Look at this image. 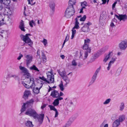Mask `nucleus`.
<instances>
[{"label":"nucleus","mask_w":127,"mask_h":127,"mask_svg":"<svg viewBox=\"0 0 127 127\" xmlns=\"http://www.w3.org/2000/svg\"><path fill=\"white\" fill-rule=\"evenodd\" d=\"M20 69L21 71V73H24L23 75L26 78H29L30 82L29 84H31V85H29L26 84L24 81L22 82V84L27 89L32 88L35 86L34 79L32 77H31L30 74L29 73V70L25 67L21 65L19 66Z\"/></svg>","instance_id":"nucleus-1"},{"label":"nucleus","mask_w":127,"mask_h":127,"mask_svg":"<svg viewBox=\"0 0 127 127\" xmlns=\"http://www.w3.org/2000/svg\"><path fill=\"white\" fill-rule=\"evenodd\" d=\"M26 115L33 117L34 119H37L40 125L42 123L44 119V115L43 114L39 115L38 114L36 111L32 108H29L26 111L25 113Z\"/></svg>","instance_id":"nucleus-2"},{"label":"nucleus","mask_w":127,"mask_h":127,"mask_svg":"<svg viewBox=\"0 0 127 127\" xmlns=\"http://www.w3.org/2000/svg\"><path fill=\"white\" fill-rule=\"evenodd\" d=\"M31 35L30 34H26L25 35L23 34L20 35L21 39L23 40L25 43L28 44V45L30 47H32L33 44V42L29 37V36Z\"/></svg>","instance_id":"nucleus-3"},{"label":"nucleus","mask_w":127,"mask_h":127,"mask_svg":"<svg viewBox=\"0 0 127 127\" xmlns=\"http://www.w3.org/2000/svg\"><path fill=\"white\" fill-rule=\"evenodd\" d=\"M34 102L33 99H31L27 101L26 103H24L20 110L21 113H22L25 111L26 107H29L30 106H31L32 105Z\"/></svg>","instance_id":"nucleus-4"},{"label":"nucleus","mask_w":127,"mask_h":127,"mask_svg":"<svg viewBox=\"0 0 127 127\" xmlns=\"http://www.w3.org/2000/svg\"><path fill=\"white\" fill-rule=\"evenodd\" d=\"M46 74L47 80L49 81L50 83H53L54 82V76L53 74L52 70H51L50 71H48Z\"/></svg>","instance_id":"nucleus-5"},{"label":"nucleus","mask_w":127,"mask_h":127,"mask_svg":"<svg viewBox=\"0 0 127 127\" xmlns=\"http://www.w3.org/2000/svg\"><path fill=\"white\" fill-rule=\"evenodd\" d=\"M119 46L121 50H125L127 48V41L125 40L122 41L119 44Z\"/></svg>","instance_id":"nucleus-6"},{"label":"nucleus","mask_w":127,"mask_h":127,"mask_svg":"<svg viewBox=\"0 0 127 127\" xmlns=\"http://www.w3.org/2000/svg\"><path fill=\"white\" fill-rule=\"evenodd\" d=\"M115 16L120 21H122L125 22L127 20V15L126 14L123 15L118 14V15L115 14Z\"/></svg>","instance_id":"nucleus-7"},{"label":"nucleus","mask_w":127,"mask_h":127,"mask_svg":"<svg viewBox=\"0 0 127 127\" xmlns=\"http://www.w3.org/2000/svg\"><path fill=\"white\" fill-rule=\"evenodd\" d=\"M75 22L74 24V26L72 28V34H75L76 33V31L75 29H78L79 28V23L78 21V19L76 18L75 19Z\"/></svg>","instance_id":"nucleus-8"},{"label":"nucleus","mask_w":127,"mask_h":127,"mask_svg":"<svg viewBox=\"0 0 127 127\" xmlns=\"http://www.w3.org/2000/svg\"><path fill=\"white\" fill-rule=\"evenodd\" d=\"M83 49H84L87 50L85 51V56H88V54L90 53L91 52V49L90 48H89L88 45L87 44H85L83 45Z\"/></svg>","instance_id":"nucleus-9"},{"label":"nucleus","mask_w":127,"mask_h":127,"mask_svg":"<svg viewBox=\"0 0 127 127\" xmlns=\"http://www.w3.org/2000/svg\"><path fill=\"white\" fill-rule=\"evenodd\" d=\"M108 49V47L107 46H105L103 47L100 50H98L96 54L97 56H98L99 55H102Z\"/></svg>","instance_id":"nucleus-10"},{"label":"nucleus","mask_w":127,"mask_h":127,"mask_svg":"<svg viewBox=\"0 0 127 127\" xmlns=\"http://www.w3.org/2000/svg\"><path fill=\"white\" fill-rule=\"evenodd\" d=\"M67 10H66L64 16L67 18H69L70 17L74 14L75 11H71L70 12L69 10L68 11Z\"/></svg>","instance_id":"nucleus-11"},{"label":"nucleus","mask_w":127,"mask_h":127,"mask_svg":"<svg viewBox=\"0 0 127 127\" xmlns=\"http://www.w3.org/2000/svg\"><path fill=\"white\" fill-rule=\"evenodd\" d=\"M19 27L22 31L24 32H25V30L24 29V21L22 20H21Z\"/></svg>","instance_id":"nucleus-12"},{"label":"nucleus","mask_w":127,"mask_h":127,"mask_svg":"<svg viewBox=\"0 0 127 127\" xmlns=\"http://www.w3.org/2000/svg\"><path fill=\"white\" fill-rule=\"evenodd\" d=\"M59 93L58 91L54 90L52 92L51 94V95L54 98H57L59 96Z\"/></svg>","instance_id":"nucleus-13"},{"label":"nucleus","mask_w":127,"mask_h":127,"mask_svg":"<svg viewBox=\"0 0 127 127\" xmlns=\"http://www.w3.org/2000/svg\"><path fill=\"white\" fill-rule=\"evenodd\" d=\"M98 57V56H89L88 58L90 59V60L88 62L87 64H88L89 63H91L94 62Z\"/></svg>","instance_id":"nucleus-14"},{"label":"nucleus","mask_w":127,"mask_h":127,"mask_svg":"<svg viewBox=\"0 0 127 127\" xmlns=\"http://www.w3.org/2000/svg\"><path fill=\"white\" fill-rule=\"evenodd\" d=\"M31 94V92L29 91L25 90L24 93L23 98L25 99H27L29 95Z\"/></svg>","instance_id":"nucleus-15"},{"label":"nucleus","mask_w":127,"mask_h":127,"mask_svg":"<svg viewBox=\"0 0 127 127\" xmlns=\"http://www.w3.org/2000/svg\"><path fill=\"white\" fill-rule=\"evenodd\" d=\"M82 31L85 32H87L90 31L89 27L86 25H84V26L81 28Z\"/></svg>","instance_id":"nucleus-16"},{"label":"nucleus","mask_w":127,"mask_h":127,"mask_svg":"<svg viewBox=\"0 0 127 127\" xmlns=\"http://www.w3.org/2000/svg\"><path fill=\"white\" fill-rule=\"evenodd\" d=\"M49 6L51 9L52 11L51 12V14H53L55 10V4L54 2H51L50 3L49 5Z\"/></svg>","instance_id":"nucleus-17"},{"label":"nucleus","mask_w":127,"mask_h":127,"mask_svg":"<svg viewBox=\"0 0 127 127\" xmlns=\"http://www.w3.org/2000/svg\"><path fill=\"white\" fill-rule=\"evenodd\" d=\"M11 2V0H0V3L5 5H8Z\"/></svg>","instance_id":"nucleus-18"},{"label":"nucleus","mask_w":127,"mask_h":127,"mask_svg":"<svg viewBox=\"0 0 127 127\" xmlns=\"http://www.w3.org/2000/svg\"><path fill=\"white\" fill-rule=\"evenodd\" d=\"M26 58H27V64L28 65L32 61V56H26Z\"/></svg>","instance_id":"nucleus-19"},{"label":"nucleus","mask_w":127,"mask_h":127,"mask_svg":"<svg viewBox=\"0 0 127 127\" xmlns=\"http://www.w3.org/2000/svg\"><path fill=\"white\" fill-rule=\"evenodd\" d=\"M10 77H13L16 80L19 81L20 80V78L19 76L16 74H13L10 76Z\"/></svg>","instance_id":"nucleus-20"},{"label":"nucleus","mask_w":127,"mask_h":127,"mask_svg":"<svg viewBox=\"0 0 127 127\" xmlns=\"http://www.w3.org/2000/svg\"><path fill=\"white\" fill-rule=\"evenodd\" d=\"M25 125L28 127H33V125L32 124V122L29 120L27 121L25 123Z\"/></svg>","instance_id":"nucleus-21"},{"label":"nucleus","mask_w":127,"mask_h":127,"mask_svg":"<svg viewBox=\"0 0 127 127\" xmlns=\"http://www.w3.org/2000/svg\"><path fill=\"white\" fill-rule=\"evenodd\" d=\"M70 5H69L67 8H66V10H67L68 11L69 10L71 12V11H75L73 7V6H72L71 4L69 3Z\"/></svg>","instance_id":"nucleus-22"},{"label":"nucleus","mask_w":127,"mask_h":127,"mask_svg":"<svg viewBox=\"0 0 127 127\" xmlns=\"http://www.w3.org/2000/svg\"><path fill=\"white\" fill-rule=\"evenodd\" d=\"M122 70V68L121 67H119L116 71V72L115 74V76H117L119 75L120 74Z\"/></svg>","instance_id":"nucleus-23"},{"label":"nucleus","mask_w":127,"mask_h":127,"mask_svg":"<svg viewBox=\"0 0 127 127\" xmlns=\"http://www.w3.org/2000/svg\"><path fill=\"white\" fill-rule=\"evenodd\" d=\"M96 76L94 75L93 76L91 80L89 83V85H92L94 83L96 80Z\"/></svg>","instance_id":"nucleus-24"},{"label":"nucleus","mask_w":127,"mask_h":127,"mask_svg":"<svg viewBox=\"0 0 127 127\" xmlns=\"http://www.w3.org/2000/svg\"><path fill=\"white\" fill-rule=\"evenodd\" d=\"M120 124V122L118 120H116L113 123V127H117Z\"/></svg>","instance_id":"nucleus-25"},{"label":"nucleus","mask_w":127,"mask_h":127,"mask_svg":"<svg viewBox=\"0 0 127 127\" xmlns=\"http://www.w3.org/2000/svg\"><path fill=\"white\" fill-rule=\"evenodd\" d=\"M10 69L12 73H14L15 72L16 69V67L14 65H12L10 66Z\"/></svg>","instance_id":"nucleus-26"},{"label":"nucleus","mask_w":127,"mask_h":127,"mask_svg":"<svg viewBox=\"0 0 127 127\" xmlns=\"http://www.w3.org/2000/svg\"><path fill=\"white\" fill-rule=\"evenodd\" d=\"M58 72L62 78L66 75V72L64 70L62 72L59 71H58Z\"/></svg>","instance_id":"nucleus-27"},{"label":"nucleus","mask_w":127,"mask_h":127,"mask_svg":"<svg viewBox=\"0 0 127 127\" xmlns=\"http://www.w3.org/2000/svg\"><path fill=\"white\" fill-rule=\"evenodd\" d=\"M33 89V91L34 93L36 94H38L39 92V90L40 89H39V88H38V87H36L35 88H34V87Z\"/></svg>","instance_id":"nucleus-28"},{"label":"nucleus","mask_w":127,"mask_h":127,"mask_svg":"<svg viewBox=\"0 0 127 127\" xmlns=\"http://www.w3.org/2000/svg\"><path fill=\"white\" fill-rule=\"evenodd\" d=\"M64 80L66 83H68L69 82V79L68 78L67 75H66L65 76L62 78Z\"/></svg>","instance_id":"nucleus-29"},{"label":"nucleus","mask_w":127,"mask_h":127,"mask_svg":"<svg viewBox=\"0 0 127 127\" xmlns=\"http://www.w3.org/2000/svg\"><path fill=\"white\" fill-rule=\"evenodd\" d=\"M76 2V0H69L68 2V5H70L69 3L71 4L72 6H73V5L75 4Z\"/></svg>","instance_id":"nucleus-30"},{"label":"nucleus","mask_w":127,"mask_h":127,"mask_svg":"<svg viewBox=\"0 0 127 127\" xmlns=\"http://www.w3.org/2000/svg\"><path fill=\"white\" fill-rule=\"evenodd\" d=\"M30 69L32 70H35L37 71H39V70L38 69V68L34 65H33L32 67H30Z\"/></svg>","instance_id":"nucleus-31"},{"label":"nucleus","mask_w":127,"mask_h":127,"mask_svg":"<svg viewBox=\"0 0 127 127\" xmlns=\"http://www.w3.org/2000/svg\"><path fill=\"white\" fill-rule=\"evenodd\" d=\"M39 78L41 80H43L44 81H45L47 83L49 84L50 83V81H49L47 80L46 78H45V77L44 76H42V77H39Z\"/></svg>","instance_id":"nucleus-32"},{"label":"nucleus","mask_w":127,"mask_h":127,"mask_svg":"<svg viewBox=\"0 0 127 127\" xmlns=\"http://www.w3.org/2000/svg\"><path fill=\"white\" fill-rule=\"evenodd\" d=\"M59 104V101L57 99L55 100L54 102L53 103V104L54 106H57Z\"/></svg>","instance_id":"nucleus-33"},{"label":"nucleus","mask_w":127,"mask_h":127,"mask_svg":"<svg viewBox=\"0 0 127 127\" xmlns=\"http://www.w3.org/2000/svg\"><path fill=\"white\" fill-rule=\"evenodd\" d=\"M125 119V116L124 115H123L119 116V121L120 122L123 121Z\"/></svg>","instance_id":"nucleus-34"},{"label":"nucleus","mask_w":127,"mask_h":127,"mask_svg":"<svg viewBox=\"0 0 127 127\" xmlns=\"http://www.w3.org/2000/svg\"><path fill=\"white\" fill-rule=\"evenodd\" d=\"M59 86L60 87V90L61 91H63L64 90V88L63 82L62 81H61V83L59 84Z\"/></svg>","instance_id":"nucleus-35"},{"label":"nucleus","mask_w":127,"mask_h":127,"mask_svg":"<svg viewBox=\"0 0 127 127\" xmlns=\"http://www.w3.org/2000/svg\"><path fill=\"white\" fill-rule=\"evenodd\" d=\"M7 10H6V9L4 8L5 12H7L8 14L10 15H11V14L12 13L10 11V8H6Z\"/></svg>","instance_id":"nucleus-36"},{"label":"nucleus","mask_w":127,"mask_h":127,"mask_svg":"<svg viewBox=\"0 0 127 127\" xmlns=\"http://www.w3.org/2000/svg\"><path fill=\"white\" fill-rule=\"evenodd\" d=\"M87 3L85 1L81 2V6L82 7H84V8H85V7L87 6Z\"/></svg>","instance_id":"nucleus-37"},{"label":"nucleus","mask_w":127,"mask_h":127,"mask_svg":"<svg viewBox=\"0 0 127 127\" xmlns=\"http://www.w3.org/2000/svg\"><path fill=\"white\" fill-rule=\"evenodd\" d=\"M111 99L110 98H108L106 99L103 103L104 104H108L110 101Z\"/></svg>","instance_id":"nucleus-38"},{"label":"nucleus","mask_w":127,"mask_h":127,"mask_svg":"<svg viewBox=\"0 0 127 127\" xmlns=\"http://www.w3.org/2000/svg\"><path fill=\"white\" fill-rule=\"evenodd\" d=\"M116 59L117 58L115 56H113V57L112 58L110 62H111L112 64H113L115 61Z\"/></svg>","instance_id":"nucleus-39"},{"label":"nucleus","mask_w":127,"mask_h":127,"mask_svg":"<svg viewBox=\"0 0 127 127\" xmlns=\"http://www.w3.org/2000/svg\"><path fill=\"white\" fill-rule=\"evenodd\" d=\"M124 104L123 103H122L120 106V111L123 110L124 108Z\"/></svg>","instance_id":"nucleus-40"},{"label":"nucleus","mask_w":127,"mask_h":127,"mask_svg":"<svg viewBox=\"0 0 127 127\" xmlns=\"http://www.w3.org/2000/svg\"><path fill=\"white\" fill-rule=\"evenodd\" d=\"M101 68L100 66L98 68H97L95 71V73L94 75L97 76V75L98 73L99 72Z\"/></svg>","instance_id":"nucleus-41"},{"label":"nucleus","mask_w":127,"mask_h":127,"mask_svg":"<svg viewBox=\"0 0 127 127\" xmlns=\"http://www.w3.org/2000/svg\"><path fill=\"white\" fill-rule=\"evenodd\" d=\"M49 107H50L51 110H53L54 111H55L56 109L55 107L54 106L51 105H49Z\"/></svg>","instance_id":"nucleus-42"},{"label":"nucleus","mask_w":127,"mask_h":127,"mask_svg":"<svg viewBox=\"0 0 127 127\" xmlns=\"http://www.w3.org/2000/svg\"><path fill=\"white\" fill-rule=\"evenodd\" d=\"M35 24V23L34 22L33 20H32L31 21H30L29 22V25L32 27H33V24L34 25Z\"/></svg>","instance_id":"nucleus-43"},{"label":"nucleus","mask_w":127,"mask_h":127,"mask_svg":"<svg viewBox=\"0 0 127 127\" xmlns=\"http://www.w3.org/2000/svg\"><path fill=\"white\" fill-rule=\"evenodd\" d=\"M110 58V56H106L105 57L103 61L104 63H106Z\"/></svg>","instance_id":"nucleus-44"},{"label":"nucleus","mask_w":127,"mask_h":127,"mask_svg":"<svg viewBox=\"0 0 127 127\" xmlns=\"http://www.w3.org/2000/svg\"><path fill=\"white\" fill-rule=\"evenodd\" d=\"M86 18V16L85 15H84L82 17H81L80 19V21H85Z\"/></svg>","instance_id":"nucleus-45"},{"label":"nucleus","mask_w":127,"mask_h":127,"mask_svg":"<svg viewBox=\"0 0 127 127\" xmlns=\"http://www.w3.org/2000/svg\"><path fill=\"white\" fill-rule=\"evenodd\" d=\"M42 42L43 43L45 46H46L47 44V40L45 38L43 39V40L42 41Z\"/></svg>","instance_id":"nucleus-46"},{"label":"nucleus","mask_w":127,"mask_h":127,"mask_svg":"<svg viewBox=\"0 0 127 127\" xmlns=\"http://www.w3.org/2000/svg\"><path fill=\"white\" fill-rule=\"evenodd\" d=\"M72 65L74 66H76L77 65V64L74 60H73L72 62Z\"/></svg>","instance_id":"nucleus-47"},{"label":"nucleus","mask_w":127,"mask_h":127,"mask_svg":"<svg viewBox=\"0 0 127 127\" xmlns=\"http://www.w3.org/2000/svg\"><path fill=\"white\" fill-rule=\"evenodd\" d=\"M42 59L43 61L45 62L46 61V56H42Z\"/></svg>","instance_id":"nucleus-48"},{"label":"nucleus","mask_w":127,"mask_h":127,"mask_svg":"<svg viewBox=\"0 0 127 127\" xmlns=\"http://www.w3.org/2000/svg\"><path fill=\"white\" fill-rule=\"evenodd\" d=\"M69 36L68 34H66V36L65 39L64 40V41H65V42H66L68 41L69 38Z\"/></svg>","instance_id":"nucleus-49"},{"label":"nucleus","mask_w":127,"mask_h":127,"mask_svg":"<svg viewBox=\"0 0 127 127\" xmlns=\"http://www.w3.org/2000/svg\"><path fill=\"white\" fill-rule=\"evenodd\" d=\"M85 44H87L88 43H89L90 41V40L89 39H85Z\"/></svg>","instance_id":"nucleus-50"},{"label":"nucleus","mask_w":127,"mask_h":127,"mask_svg":"<svg viewBox=\"0 0 127 127\" xmlns=\"http://www.w3.org/2000/svg\"><path fill=\"white\" fill-rule=\"evenodd\" d=\"M117 3V1H116L113 4L112 7L113 9H114V8H115V6L116 4Z\"/></svg>","instance_id":"nucleus-51"},{"label":"nucleus","mask_w":127,"mask_h":127,"mask_svg":"<svg viewBox=\"0 0 127 127\" xmlns=\"http://www.w3.org/2000/svg\"><path fill=\"white\" fill-rule=\"evenodd\" d=\"M55 111V117L56 118V117H57V116L59 114V113H58V111L57 110H56Z\"/></svg>","instance_id":"nucleus-52"},{"label":"nucleus","mask_w":127,"mask_h":127,"mask_svg":"<svg viewBox=\"0 0 127 127\" xmlns=\"http://www.w3.org/2000/svg\"><path fill=\"white\" fill-rule=\"evenodd\" d=\"M112 22H114L116 23L117 22V20L115 19V18H114L113 19H112L111 21Z\"/></svg>","instance_id":"nucleus-53"},{"label":"nucleus","mask_w":127,"mask_h":127,"mask_svg":"<svg viewBox=\"0 0 127 127\" xmlns=\"http://www.w3.org/2000/svg\"><path fill=\"white\" fill-rule=\"evenodd\" d=\"M34 0H31V4H31V5H34L35 4V2H33V1Z\"/></svg>","instance_id":"nucleus-54"},{"label":"nucleus","mask_w":127,"mask_h":127,"mask_svg":"<svg viewBox=\"0 0 127 127\" xmlns=\"http://www.w3.org/2000/svg\"><path fill=\"white\" fill-rule=\"evenodd\" d=\"M84 8V7L80 9V13H83V9Z\"/></svg>","instance_id":"nucleus-55"},{"label":"nucleus","mask_w":127,"mask_h":127,"mask_svg":"<svg viewBox=\"0 0 127 127\" xmlns=\"http://www.w3.org/2000/svg\"><path fill=\"white\" fill-rule=\"evenodd\" d=\"M110 26L111 27H113L115 26V25H114L113 23L111 22L110 25Z\"/></svg>","instance_id":"nucleus-56"},{"label":"nucleus","mask_w":127,"mask_h":127,"mask_svg":"<svg viewBox=\"0 0 127 127\" xmlns=\"http://www.w3.org/2000/svg\"><path fill=\"white\" fill-rule=\"evenodd\" d=\"M113 55V53L112 51L110 52L109 54L107 56H112Z\"/></svg>","instance_id":"nucleus-57"},{"label":"nucleus","mask_w":127,"mask_h":127,"mask_svg":"<svg viewBox=\"0 0 127 127\" xmlns=\"http://www.w3.org/2000/svg\"><path fill=\"white\" fill-rule=\"evenodd\" d=\"M40 85H41V86L39 88V89H40L42 87L43 84V82L41 81H40Z\"/></svg>","instance_id":"nucleus-58"},{"label":"nucleus","mask_w":127,"mask_h":127,"mask_svg":"<svg viewBox=\"0 0 127 127\" xmlns=\"http://www.w3.org/2000/svg\"><path fill=\"white\" fill-rule=\"evenodd\" d=\"M3 8L2 4L0 3V10H2Z\"/></svg>","instance_id":"nucleus-59"},{"label":"nucleus","mask_w":127,"mask_h":127,"mask_svg":"<svg viewBox=\"0 0 127 127\" xmlns=\"http://www.w3.org/2000/svg\"><path fill=\"white\" fill-rule=\"evenodd\" d=\"M40 51L39 49H38L37 51V54L38 56H40Z\"/></svg>","instance_id":"nucleus-60"},{"label":"nucleus","mask_w":127,"mask_h":127,"mask_svg":"<svg viewBox=\"0 0 127 127\" xmlns=\"http://www.w3.org/2000/svg\"><path fill=\"white\" fill-rule=\"evenodd\" d=\"M46 105L45 104H43L42 106H41V108L42 109H43L46 107Z\"/></svg>","instance_id":"nucleus-61"},{"label":"nucleus","mask_w":127,"mask_h":127,"mask_svg":"<svg viewBox=\"0 0 127 127\" xmlns=\"http://www.w3.org/2000/svg\"><path fill=\"white\" fill-rule=\"evenodd\" d=\"M112 63H111V62H110L108 66H109L110 68L111 67V64Z\"/></svg>","instance_id":"nucleus-62"},{"label":"nucleus","mask_w":127,"mask_h":127,"mask_svg":"<svg viewBox=\"0 0 127 127\" xmlns=\"http://www.w3.org/2000/svg\"><path fill=\"white\" fill-rule=\"evenodd\" d=\"M112 63H111V62H110L108 66H109L110 68L111 67V64Z\"/></svg>","instance_id":"nucleus-63"},{"label":"nucleus","mask_w":127,"mask_h":127,"mask_svg":"<svg viewBox=\"0 0 127 127\" xmlns=\"http://www.w3.org/2000/svg\"><path fill=\"white\" fill-rule=\"evenodd\" d=\"M107 0H102V4H105Z\"/></svg>","instance_id":"nucleus-64"}]
</instances>
